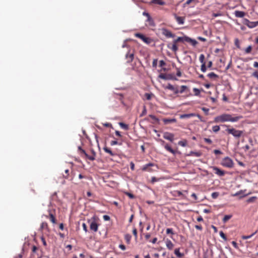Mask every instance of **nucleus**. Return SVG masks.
Returning a JSON list of instances; mask_svg holds the SVG:
<instances>
[{
    "instance_id": "obj_1",
    "label": "nucleus",
    "mask_w": 258,
    "mask_h": 258,
    "mask_svg": "<svg viewBox=\"0 0 258 258\" xmlns=\"http://www.w3.org/2000/svg\"><path fill=\"white\" fill-rule=\"evenodd\" d=\"M242 118V116L240 115L232 117V115L229 114H223L219 116H216L214 119V121L216 122H224L226 121H230L233 122L237 121Z\"/></svg>"
},
{
    "instance_id": "obj_2",
    "label": "nucleus",
    "mask_w": 258,
    "mask_h": 258,
    "mask_svg": "<svg viewBox=\"0 0 258 258\" xmlns=\"http://www.w3.org/2000/svg\"><path fill=\"white\" fill-rule=\"evenodd\" d=\"M99 220V218L95 215H94L90 219L87 220L88 223L90 224V230L94 232H97L98 230L99 226L98 222Z\"/></svg>"
},
{
    "instance_id": "obj_3",
    "label": "nucleus",
    "mask_w": 258,
    "mask_h": 258,
    "mask_svg": "<svg viewBox=\"0 0 258 258\" xmlns=\"http://www.w3.org/2000/svg\"><path fill=\"white\" fill-rule=\"evenodd\" d=\"M221 164L223 167L231 168L234 166V162L230 157H226L222 160Z\"/></svg>"
},
{
    "instance_id": "obj_4",
    "label": "nucleus",
    "mask_w": 258,
    "mask_h": 258,
    "mask_svg": "<svg viewBox=\"0 0 258 258\" xmlns=\"http://www.w3.org/2000/svg\"><path fill=\"white\" fill-rule=\"evenodd\" d=\"M226 131L229 134L232 135L235 138H240L243 134V132L242 131L237 130L234 128H227Z\"/></svg>"
},
{
    "instance_id": "obj_5",
    "label": "nucleus",
    "mask_w": 258,
    "mask_h": 258,
    "mask_svg": "<svg viewBox=\"0 0 258 258\" xmlns=\"http://www.w3.org/2000/svg\"><path fill=\"white\" fill-rule=\"evenodd\" d=\"M135 36L136 37L140 38L141 40H142V41H143L145 43L147 44H149L152 42V39L151 38L147 37L141 33H136Z\"/></svg>"
},
{
    "instance_id": "obj_6",
    "label": "nucleus",
    "mask_w": 258,
    "mask_h": 258,
    "mask_svg": "<svg viewBox=\"0 0 258 258\" xmlns=\"http://www.w3.org/2000/svg\"><path fill=\"white\" fill-rule=\"evenodd\" d=\"M162 34L167 38H174L175 35L171 33L169 30L166 28L162 29Z\"/></svg>"
},
{
    "instance_id": "obj_7",
    "label": "nucleus",
    "mask_w": 258,
    "mask_h": 258,
    "mask_svg": "<svg viewBox=\"0 0 258 258\" xmlns=\"http://www.w3.org/2000/svg\"><path fill=\"white\" fill-rule=\"evenodd\" d=\"M163 138L170 141L171 142H173L174 141V135L172 133L169 132H165L163 134Z\"/></svg>"
},
{
    "instance_id": "obj_8",
    "label": "nucleus",
    "mask_w": 258,
    "mask_h": 258,
    "mask_svg": "<svg viewBox=\"0 0 258 258\" xmlns=\"http://www.w3.org/2000/svg\"><path fill=\"white\" fill-rule=\"evenodd\" d=\"M177 40L174 39L173 41V44L171 45L170 44H168L167 45V47L171 50H172L173 52H176L178 50V47L176 45V43H178Z\"/></svg>"
},
{
    "instance_id": "obj_9",
    "label": "nucleus",
    "mask_w": 258,
    "mask_h": 258,
    "mask_svg": "<svg viewBox=\"0 0 258 258\" xmlns=\"http://www.w3.org/2000/svg\"><path fill=\"white\" fill-rule=\"evenodd\" d=\"M185 42H187L191 44L193 46H195L198 44V41L194 39H192L187 36L184 35Z\"/></svg>"
},
{
    "instance_id": "obj_10",
    "label": "nucleus",
    "mask_w": 258,
    "mask_h": 258,
    "mask_svg": "<svg viewBox=\"0 0 258 258\" xmlns=\"http://www.w3.org/2000/svg\"><path fill=\"white\" fill-rule=\"evenodd\" d=\"M211 168L213 169L214 171H215V173L220 176H223L225 175V172L224 170H221L220 168L216 166H212Z\"/></svg>"
},
{
    "instance_id": "obj_11",
    "label": "nucleus",
    "mask_w": 258,
    "mask_h": 258,
    "mask_svg": "<svg viewBox=\"0 0 258 258\" xmlns=\"http://www.w3.org/2000/svg\"><path fill=\"white\" fill-rule=\"evenodd\" d=\"M164 88L165 89H168L171 91H173L174 93L175 94H177L179 93V90L177 87H174L173 85H172L171 84L168 83V85L164 87Z\"/></svg>"
},
{
    "instance_id": "obj_12",
    "label": "nucleus",
    "mask_w": 258,
    "mask_h": 258,
    "mask_svg": "<svg viewBox=\"0 0 258 258\" xmlns=\"http://www.w3.org/2000/svg\"><path fill=\"white\" fill-rule=\"evenodd\" d=\"M173 16L178 24L182 25L184 24L185 20L184 17L178 16L176 14H174Z\"/></svg>"
},
{
    "instance_id": "obj_13",
    "label": "nucleus",
    "mask_w": 258,
    "mask_h": 258,
    "mask_svg": "<svg viewBox=\"0 0 258 258\" xmlns=\"http://www.w3.org/2000/svg\"><path fill=\"white\" fill-rule=\"evenodd\" d=\"M171 74H165L161 73L158 76V77L164 80H170L171 79Z\"/></svg>"
},
{
    "instance_id": "obj_14",
    "label": "nucleus",
    "mask_w": 258,
    "mask_h": 258,
    "mask_svg": "<svg viewBox=\"0 0 258 258\" xmlns=\"http://www.w3.org/2000/svg\"><path fill=\"white\" fill-rule=\"evenodd\" d=\"M125 58L127 59V63H131L134 59V53H129V52L125 55Z\"/></svg>"
},
{
    "instance_id": "obj_15",
    "label": "nucleus",
    "mask_w": 258,
    "mask_h": 258,
    "mask_svg": "<svg viewBox=\"0 0 258 258\" xmlns=\"http://www.w3.org/2000/svg\"><path fill=\"white\" fill-rule=\"evenodd\" d=\"M163 121L165 124H168L176 122V119L175 118H163Z\"/></svg>"
},
{
    "instance_id": "obj_16",
    "label": "nucleus",
    "mask_w": 258,
    "mask_h": 258,
    "mask_svg": "<svg viewBox=\"0 0 258 258\" xmlns=\"http://www.w3.org/2000/svg\"><path fill=\"white\" fill-rule=\"evenodd\" d=\"M154 165V164L153 163H148L143 166V167L142 168V170L143 171H147L151 172V171H152V170L150 169L149 168V167L151 166H153Z\"/></svg>"
},
{
    "instance_id": "obj_17",
    "label": "nucleus",
    "mask_w": 258,
    "mask_h": 258,
    "mask_svg": "<svg viewBox=\"0 0 258 258\" xmlns=\"http://www.w3.org/2000/svg\"><path fill=\"white\" fill-rule=\"evenodd\" d=\"M202 155V153L201 152H194V151H190L188 154H187V156H194L197 157L201 156Z\"/></svg>"
},
{
    "instance_id": "obj_18",
    "label": "nucleus",
    "mask_w": 258,
    "mask_h": 258,
    "mask_svg": "<svg viewBox=\"0 0 258 258\" xmlns=\"http://www.w3.org/2000/svg\"><path fill=\"white\" fill-rule=\"evenodd\" d=\"M234 14L236 17L242 18L244 16L245 13L243 11H235Z\"/></svg>"
},
{
    "instance_id": "obj_19",
    "label": "nucleus",
    "mask_w": 258,
    "mask_h": 258,
    "mask_svg": "<svg viewBox=\"0 0 258 258\" xmlns=\"http://www.w3.org/2000/svg\"><path fill=\"white\" fill-rule=\"evenodd\" d=\"M207 76L209 78H210V79H213L214 80H216L217 79H218L219 78V76L218 75L216 74L214 72H211V73H209L207 75Z\"/></svg>"
},
{
    "instance_id": "obj_20",
    "label": "nucleus",
    "mask_w": 258,
    "mask_h": 258,
    "mask_svg": "<svg viewBox=\"0 0 258 258\" xmlns=\"http://www.w3.org/2000/svg\"><path fill=\"white\" fill-rule=\"evenodd\" d=\"M91 153H92V155H88V159L91 161H94L95 159V157H96V154L93 149L91 150Z\"/></svg>"
},
{
    "instance_id": "obj_21",
    "label": "nucleus",
    "mask_w": 258,
    "mask_h": 258,
    "mask_svg": "<svg viewBox=\"0 0 258 258\" xmlns=\"http://www.w3.org/2000/svg\"><path fill=\"white\" fill-rule=\"evenodd\" d=\"M146 22L149 23V25L152 27H154L155 26V24L154 23V21L153 19V18L150 16L148 18H147V20L146 21Z\"/></svg>"
},
{
    "instance_id": "obj_22",
    "label": "nucleus",
    "mask_w": 258,
    "mask_h": 258,
    "mask_svg": "<svg viewBox=\"0 0 258 258\" xmlns=\"http://www.w3.org/2000/svg\"><path fill=\"white\" fill-rule=\"evenodd\" d=\"M258 26V21L255 22H250L249 21L247 27L249 28H253Z\"/></svg>"
},
{
    "instance_id": "obj_23",
    "label": "nucleus",
    "mask_w": 258,
    "mask_h": 258,
    "mask_svg": "<svg viewBox=\"0 0 258 258\" xmlns=\"http://www.w3.org/2000/svg\"><path fill=\"white\" fill-rule=\"evenodd\" d=\"M166 245L167 247L170 250L172 249L174 246V245L172 243V242L170 240L168 239H167L166 241Z\"/></svg>"
},
{
    "instance_id": "obj_24",
    "label": "nucleus",
    "mask_w": 258,
    "mask_h": 258,
    "mask_svg": "<svg viewBox=\"0 0 258 258\" xmlns=\"http://www.w3.org/2000/svg\"><path fill=\"white\" fill-rule=\"evenodd\" d=\"M164 148L166 150L170 152L173 155H175L176 154V151L175 150H174L173 149H172L171 148V147L169 145H168V144H166V145H165Z\"/></svg>"
},
{
    "instance_id": "obj_25",
    "label": "nucleus",
    "mask_w": 258,
    "mask_h": 258,
    "mask_svg": "<svg viewBox=\"0 0 258 258\" xmlns=\"http://www.w3.org/2000/svg\"><path fill=\"white\" fill-rule=\"evenodd\" d=\"M196 116V114L195 113H189V114H183L180 115V118H190L192 116Z\"/></svg>"
},
{
    "instance_id": "obj_26",
    "label": "nucleus",
    "mask_w": 258,
    "mask_h": 258,
    "mask_svg": "<svg viewBox=\"0 0 258 258\" xmlns=\"http://www.w3.org/2000/svg\"><path fill=\"white\" fill-rule=\"evenodd\" d=\"M118 124L120 127H121L125 131H127L129 129L128 125L127 124H125L122 122H120L118 123Z\"/></svg>"
},
{
    "instance_id": "obj_27",
    "label": "nucleus",
    "mask_w": 258,
    "mask_h": 258,
    "mask_svg": "<svg viewBox=\"0 0 258 258\" xmlns=\"http://www.w3.org/2000/svg\"><path fill=\"white\" fill-rule=\"evenodd\" d=\"M174 253L179 258H181L184 255L183 253L180 252L179 248L175 249Z\"/></svg>"
},
{
    "instance_id": "obj_28",
    "label": "nucleus",
    "mask_w": 258,
    "mask_h": 258,
    "mask_svg": "<svg viewBox=\"0 0 258 258\" xmlns=\"http://www.w3.org/2000/svg\"><path fill=\"white\" fill-rule=\"evenodd\" d=\"M103 150L106 153L109 154L111 156H114L115 155V154L113 153L112 151L106 146L103 147Z\"/></svg>"
},
{
    "instance_id": "obj_29",
    "label": "nucleus",
    "mask_w": 258,
    "mask_h": 258,
    "mask_svg": "<svg viewBox=\"0 0 258 258\" xmlns=\"http://www.w3.org/2000/svg\"><path fill=\"white\" fill-rule=\"evenodd\" d=\"M43 229H48V225L46 222H44L41 223L40 227L39 228V230L42 231Z\"/></svg>"
},
{
    "instance_id": "obj_30",
    "label": "nucleus",
    "mask_w": 258,
    "mask_h": 258,
    "mask_svg": "<svg viewBox=\"0 0 258 258\" xmlns=\"http://www.w3.org/2000/svg\"><path fill=\"white\" fill-rule=\"evenodd\" d=\"M49 219H50V221L52 223L55 224L56 223V219H55L54 216L51 212L49 213Z\"/></svg>"
},
{
    "instance_id": "obj_31",
    "label": "nucleus",
    "mask_w": 258,
    "mask_h": 258,
    "mask_svg": "<svg viewBox=\"0 0 258 258\" xmlns=\"http://www.w3.org/2000/svg\"><path fill=\"white\" fill-rule=\"evenodd\" d=\"M131 238H132V236L130 234H126L124 235V239L127 244H129L130 243Z\"/></svg>"
},
{
    "instance_id": "obj_32",
    "label": "nucleus",
    "mask_w": 258,
    "mask_h": 258,
    "mask_svg": "<svg viewBox=\"0 0 258 258\" xmlns=\"http://www.w3.org/2000/svg\"><path fill=\"white\" fill-rule=\"evenodd\" d=\"M38 247H37V246H35V245H33V246H32V253H33L32 254V255L33 256H34V254L36 253V254H37V255H38V257H39V254H37V251L38 250Z\"/></svg>"
},
{
    "instance_id": "obj_33",
    "label": "nucleus",
    "mask_w": 258,
    "mask_h": 258,
    "mask_svg": "<svg viewBox=\"0 0 258 258\" xmlns=\"http://www.w3.org/2000/svg\"><path fill=\"white\" fill-rule=\"evenodd\" d=\"M149 117H151L153 120H154V122L153 123H158L159 121V119L156 117L155 115L153 114H150Z\"/></svg>"
},
{
    "instance_id": "obj_34",
    "label": "nucleus",
    "mask_w": 258,
    "mask_h": 258,
    "mask_svg": "<svg viewBox=\"0 0 258 258\" xmlns=\"http://www.w3.org/2000/svg\"><path fill=\"white\" fill-rule=\"evenodd\" d=\"M232 217L231 215H226L223 218V222L224 223H226L227 221H228Z\"/></svg>"
},
{
    "instance_id": "obj_35",
    "label": "nucleus",
    "mask_w": 258,
    "mask_h": 258,
    "mask_svg": "<svg viewBox=\"0 0 258 258\" xmlns=\"http://www.w3.org/2000/svg\"><path fill=\"white\" fill-rule=\"evenodd\" d=\"M257 232V231H255L254 233H252L251 234L249 235H243L242 236V238L243 239H247L248 238H251L252 236H253Z\"/></svg>"
},
{
    "instance_id": "obj_36",
    "label": "nucleus",
    "mask_w": 258,
    "mask_h": 258,
    "mask_svg": "<svg viewBox=\"0 0 258 258\" xmlns=\"http://www.w3.org/2000/svg\"><path fill=\"white\" fill-rule=\"evenodd\" d=\"M257 199V197H255V196H254V197H250L249 198V199H248L246 201V202L248 203H253L255 201V200Z\"/></svg>"
},
{
    "instance_id": "obj_37",
    "label": "nucleus",
    "mask_w": 258,
    "mask_h": 258,
    "mask_svg": "<svg viewBox=\"0 0 258 258\" xmlns=\"http://www.w3.org/2000/svg\"><path fill=\"white\" fill-rule=\"evenodd\" d=\"M193 91L195 93V95L197 96H199L200 94L201 90L198 88H194L193 89Z\"/></svg>"
},
{
    "instance_id": "obj_38",
    "label": "nucleus",
    "mask_w": 258,
    "mask_h": 258,
    "mask_svg": "<svg viewBox=\"0 0 258 258\" xmlns=\"http://www.w3.org/2000/svg\"><path fill=\"white\" fill-rule=\"evenodd\" d=\"M187 89V87L186 86H185V85H182L181 87H180V90H179V93H183L185 91V90Z\"/></svg>"
},
{
    "instance_id": "obj_39",
    "label": "nucleus",
    "mask_w": 258,
    "mask_h": 258,
    "mask_svg": "<svg viewBox=\"0 0 258 258\" xmlns=\"http://www.w3.org/2000/svg\"><path fill=\"white\" fill-rule=\"evenodd\" d=\"M178 144L182 147H185L187 144L186 141H180L178 142Z\"/></svg>"
},
{
    "instance_id": "obj_40",
    "label": "nucleus",
    "mask_w": 258,
    "mask_h": 258,
    "mask_svg": "<svg viewBox=\"0 0 258 258\" xmlns=\"http://www.w3.org/2000/svg\"><path fill=\"white\" fill-rule=\"evenodd\" d=\"M235 45L237 47V48L240 49V46L239 43V41L238 38H236L234 40Z\"/></svg>"
},
{
    "instance_id": "obj_41",
    "label": "nucleus",
    "mask_w": 258,
    "mask_h": 258,
    "mask_svg": "<svg viewBox=\"0 0 258 258\" xmlns=\"http://www.w3.org/2000/svg\"><path fill=\"white\" fill-rule=\"evenodd\" d=\"M220 126L219 125H215L212 127L213 131L214 133H217L220 130Z\"/></svg>"
},
{
    "instance_id": "obj_42",
    "label": "nucleus",
    "mask_w": 258,
    "mask_h": 258,
    "mask_svg": "<svg viewBox=\"0 0 258 258\" xmlns=\"http://www.w3.org/2000/svg\"><path fill=\"white\" fill-rule=\"evenodd\" d=\"M219 196V192H214L212 194V198L214 199H216L218 198V197Z\"/></svg>"
},
{
    "instance_id": "obj_43",
    "label": "nucleus",
    "mask_w": 258,
    "mask_h": 258,
    "mask_svg": "<svg viewBox=\"0 0 258 258\" xmlns=\"http://www.w3.org/2000/svg\"><path fill=\"white\" fill-rule=\"evenodd\" d=\"M146 113H147V109H146V106L144 105L143 106V110L142 113H141V114L140 115V117L143 116L144 115L146 114Z\"/></svg>"
},
{
    "instance_id": "obj_44",
    "label": "nucleus",
    "mask_w": 258,
    "mask_h": 258,
    "mask_svg": "<svg viewBox=\"0 0 258 258\" xmlns=\"http://www.w3.org/2000/svg\"><path fill=\"white\" fill-rule=\"evenodd\" d=\"M205 59V55L203 54H201L199 57L200 61L203 64V63H205L204 62Z\"/></svg>"
},
{
    "instance_id": "obj_45",
    "label": "nucleus",
    "mask_w": 258,
    "mask_h": 258,
    "mask_svg": "<svg viewBox=\"0 0 258 258\" xmlns=\"http://www.w3.org/2000/svg\"><path fill=\"white\" fill-rule=\"evenodd\" d=\"M207 67L206 66L205 63H203L201 65V70L203 72H205L207 70Z\"/></svg>"
},
{
    "instance_id": "obj_46",
    "label": "nucleus",
    "mask_w": 258,
    "mask_h": 258,
    "mask_svg": "<svg viewBox=\"0 0 258 258\" xmlns=\"http://www.w3.org/2000/svg\"><path fill=\"white\" fill-rule=\"evenodd\" d=\"M125 194L131 199H134L135 198V196L133 194L129 192H125Z\"/></svg>"
},
{
    "instance_id": "obj_47",
    "label": "nucleus",
    "mask_w": 258,
    "mask_h": 258,
    "mask_svg": "<svg viewBox=\"0 0 258 258\" xmlns=\"http://www.w3.org/2000/svg\"><path fill=\"white\" fill-rule=\"evenodd\" d=\"M220 236L221 238H222L224 240H227V237L224 232L221 231L219 233Z\"/></svg>"
},
{
    "instance_id": "obj_48",
    "label": "nucleus",
    "mask_w": 258,
    "mask_h": 258,
    "mask_svg": "<svg viewBox=\"0 0 258 258\" xmlns=\"http://www.w3.org/2000/svg\"><path fill=\"white\" fill-rule=\"evenodd\" d=\"M252 47L251 45H249L245 49V52L246 53H249L251 51Z\"/></svg>"
},
{
    "instance_id": "obj_49",
    "label": "nucleus",
    "mask_w": 258,
    "mask_h": 258,
    "mask_svg": "<svg viewBox=\"0 0 258 258\" xmlns=\"http://www.w3.org/2000/svg\"><path fill=\"white\" fill-rule=\"evenodd\" d=\"M152 95V94H149V93H147L145 94V96L146 99L148 100H150L151 99Z\"/></svg>"
},
{
    "instance_id": "obj_50",
    "label": "nucleus",
    "mask_w": 258,
    "mask_h": 258,
    "mask_svg": "<svg viewBox=\"0 0 258 258\" xmlns=\"http://www.w3.org/2000/svg\"><path fill=\"white\" fill-rule=\"evenodd\" d=\"M166 234H171L172 235L174 234L175 233L173 232V230L172 228H167L166 229Z\"/></svg>"
},
{
    "instance_id": "obj_51",
    "label": "nucleus",
    "mask_w": 258,
    "mask_h": 258,
    "mask_svg": "<svg viewBox=\"0 0 258 258\" xmlns=\"http://www.w3.org/2000/svg\"><path fill=\"white\" fill-rule=\"evenodd\" d=\"M159 180H160L159 178H157L156 177L153 176L151 178V182H152V183H154L155 182L159 181Z\"/></svg>"
},
{
    "instance_id": "obj_52",
    "label": "nucleus",
    "mask_w": 258,
    "mask_h": 258,
    "mask_svg": "<svg viewBox=\"0 0 258 258\" xmlns=\"http://www.w3.org/2000/svg\"><path fill=\"white\" fill-rule=\"evenodd\" d=\"M121 145V143H119L117 141H112L111 142H110V145L111 146H114V145Z\"/></svg>"
},
{
    "instance_id": "obj_53",
    "label": "nucleus",
    "mask_w": 258,
    "mask_h": 258,
    "mask_svg": "<svg viewBox=\"0 0 258 258\" xmlns=\"http://www.w3.org/2000/svg\"><path fill=\"white\" fill-rule=\"evenodd\" d=\"M176 71H177V72H176V76L178 77H180L181 76V71H180V69L179 68H176Z\"/></svg>"
},
{
    "instance_id": "obj_54",
    "label": "nucleus",
    "mask_w": 258,
    "mask_h": 258,
    "mask_svg": "<svg viewBox=\"0 0 258 258\" xmlns=\"http://www.w3.org/2000/svg\"><path fill=\"white\" fill-rule=\"evenodd\" d=\"M103 126H104L105 127H112V124L110 123H109V122H106V123H103Z\"/></svg>"
},
{
    "instance_id": "obj_55",
    "label": "nucleus",
    "mask_w": 258,
    "mask_h": 258,
    "mask_svg": "<svg viewBox=\"0 0 258 258\" xmlns=\"http://www.w3.org/2000/svg\"><path fill=\"white\" fill-rule=\"evenodd\" d=\"M202 110L206 113V115H208L209 111V109L206 108V107H203L202 108Z\"/></svg>"
},
{
    "instance_id": "obj_56",
    "label": "nucleus",
    "mask_w": 258,
    "mask_h": 258,
    "mask_svg": "<svg viewBox=\"0 0 258 258\" xmlns=\"http://www.w3.org/2000/svg\"><path fill=\"white\" fill-rule=\"evenodd\" d=\"M82 227L85 232H87L88 231L87 225L85 223H83Z\"/></svg>"
},
{
    "instance_id": "obj_57",
    "label": "nucleus",
    "mask_w": 258,
    "mask_h": 258,
    "mask_svg": "<svg viewBox=\"0 0 258 258\" xmlns=\"http://www.w3.org/2000/svg\"><path fill=\"white\" fill-rule=\"evenodd\" d=\"M157 59H154L152 63V66L153 68H156L157 64Z\"/></svg>"
},
{
    "instance_id": "obj_58",
    "label": "nucleus",
    "mask_w": 258,
    "mask_h": 258,
    "mask_svg": "<svg viewBox=\"0 0 258 258\" xmlns=\"http://www.w3.org/2000/svg\"><path fill=\"white\" fill-rule=\"evenodd\" d=\"M116 96H117L116 98L119 99V100H120L121 101H122V99H123V96L122 94H117Z\"/></svg>"
},
{
    "instance_id": "obj_59",
    "label": "nucleus",
    "mask_w": 258,
    "mask_h": 258,
    "mask_svg": "<svg viewBox=\"0 0 258 258\" xmlns=\"http://www.w3.org/2000/svg\"><path fill=\"white\" fill-rule=\"evenodd\" d=\"M204 140L206 143H208L209 144H211L212 143V141L210 139L204 138Z\"/></svg>"
},
{
    "instance_id": "obj_60",
    "label": "nucleus",
    "mask_w": 258,
    "mask_h": 258,
    "mask_svg": "<svg viewBox=\"0 0 258 258\" xmlns=\"http://www.w3.org/2000/svg\"><path fill=\"white\" fill-rule=\"evenodd\" d=\"M133 235L135 236V238L137 239V230L136 229V228H134V229L133 230Z\"/></svg>"
},
{
    "instance_id": "obj_61",
    "label": "nucleus",
    "mask_w": 258,
    "mask_h": 258,
    "mask_svg": "<svg viewBox=\"0 0 258 258\" xmlns=\"http://www.w3.org/2000/svg\"><path fill=\"white\" fill-rule=\"evenodd\" d=\"M166 64L165 62L163 60H161L159 61V66L162 67Z\"/></svg>"
},
{
    "instance_id": "obj_62",
    "label": "nucleus",
    "mask_w": 258,
    "mask_h": 258,
    "mask_svg": "<svg viewBox=\"0 0 258 258\" xmlns=\"http://www.w3.org/2000/svg\"><path fill=\"white\" fill-rule=\"evenodd\" d=\"M103 218L104 221H109L110 219V217L107 215H104Z\"/></svg>"
},
{
    "instance_id": "obj_63",
    "label": "nucleus",
    "mask_w": 258,
    "mask_h": 258,
    "mask_svg": "<svg viewBox=\"0 0 258 258\" xmlns=\"http://www.w3.org/2000/svg\"><path fill=\"white\" fill-rule=\"evenodd\" d=\"M249 22V21L248 19H244L243 20V23L244 25H246L247 26L248 25Z\"/></svg>"
},
{
    "instance_id": "obj_64",
    "label": "nucleus",
    "mask_w": 258,
    "mask_h": 258,
    "mask_svg": "<svg viewBox=\"0 0 258 258\" xmlns=\"http://www.w3.org/2000/svg\"><path fill=\"white\" fill-rule=\"evenodd\" d=\"M252 76L258 79V72L255 71L252 73Z\"/></svg>"
}]
</instances>
